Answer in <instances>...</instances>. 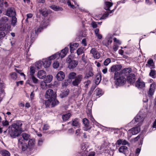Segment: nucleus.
<instances>
[{"label":"nucleus","mask_w":156,"mask_h":156,"mask_svg":"<svg viewBox=\"0 0 156 156\" xmlns=\"http://www.w3.org/2000/svg\"><path fill=\"white\" fill-rule=\"evenodd\" d=\"M91 25L93 29L96 28L98 27L97 22L94 21H93L91 22Z\"/></svg>","instance_id":"obj_56"},{"label":"nucleus","mask_w":156,"mask_h":156,"mask_svg":"<svg viewBox=\"0 0 156 156\" xmlns=\"http://www.w3.org/2000/svg\"><path fill=\"white\" fill-rule=\"evenodd\" d=\"M79 46V44L77 43L71 42L69 43L68 46H69L70 53H72L76 48Z\"/></svg>","instance_id":"obj_18"},{"label":"nucleus","mask_w":156,"mask_h":156,"mask_svg":"<svg viewBox=\"0 0 156 156\" xmlns=\"http://www.w3.org/2000/svg\"><path fill=\"white\" fill-rule=\"evenodd\" d=\"M59 66V63L58 61H55L54 62L53 64V67L55 69L57 68Z\"/></svg>","instance_id":"obj_55"},{"label":"nucleus","mask_w":156,"mask_h":156,"mask_svg":"<svg viewBox=\"0 0 156 156\" xmlns=\"http://www.w3.org/2000/svg\"><path fill=\"white\" fill-rule=\"evenodd\" d=\"M36 68L34 67V66H31L30 67V75L31 76H34V74L35 70V69Z\"/></svg>","instance_id":"obj_47"},{"label":"nucleus","mask_w":156,"mask_h":156,"mask_svg":"<svg viewBox=\"0 0 156 156\" xmlns=\"http://www.w3.org/2000/svg\"><path fill=\"white\" fill-rule=\"evenodd\" d=\"M135 86L139 89H142L145 86V83L143 81H140V78H139L135 83Z\"/></svg>","instance_id":"obj_21"},{"label":"nucleus","mask_w":156,"mask_h":156,"mask_svg":"<svg viewBox=\"0 0 156 156\" xmlns=\"http://www.w3.org/2000/svg\"><path fill=\"white\" fill-rule=\"evenodd\" d=\"M84 48L83 47H80L76 51V53L78 55H82L84 52Z\"/></svg>","instance_id":"obj_38"},{"label":"nucleus","mask_w":156,"mask_h":156,"mask_svg":"<svg viewBox=\"0 0 156 156\" xmlns=\"http://www.w3.org/2000/svg\"><path fill=\"white\" fill-rule=\"evenodd\" d=\"M39 11L41 12L42 15L45 17L47 16L48 13V11H42L41 9H39Z\"/></svg>","instance_id":"obj_61"},{"label":"nucleus","mask_w":156,"mask_h":156,"mask_svg":"<svg viewBox=\"0 0 156 156\" xmlns=\"http://www.w3.org/2000/svg\"><path fill=\"white\" fill-rule=\"evenodd\" d=\"M21 133V132L12 127L9 130V133L10 137L13 138H15L18 136Z\"/></svg>","instance_id":"obj_10"},{"label":"nucleus","mask_w":156,"mask_h":156,"mask_svg":"<svg viewBox=\"0 0 156 156\" xmlns=\"http://www.w3.org/2000/svg\"><path fill=\"white\" fill-rule=\"evenodd\" d=\"M56 77L57 80L58 81H62L63 80L65 77L64 73L62 71H59L57 74Z\"/></svg>","instance_id":"obj_28"},{"label":"nucleus","mask_w":156,"mask_h":156,"mask_svg":"<svg viewBox=\"0 0 156 156\" xmlns=\"http://www.w3.org/2000/svg\"><path fill=\"white\" fill-rule=\"evenodd\" d=\"M66 62L68 63V66L70 69H72L75 68L78 65V61L76 60H72L71 56L69 55L66 59Z\"/></svg>","instance_id":"obj_7"},{"label":"nucleus","mask_w":156,"mask_h":156,"mask_svg":"<svg viewBox=\"0 0 156 156\" xmlns=\"http://www.w3.org/2000/svg\"><path fill=\"white\" fill-rule=\"evenodd\" d=\"M49 7L50 8L55 11H62L63 10V9L62 8L55 5H50Z\"/></svg>","instance_id":"obj_30"},{"label":"nucleus","mask_w":156,"mask_h":156,"mask_svg":"<svg viewBox=\"0 0 156 156\" xmlns=\"http://www.w3.org/2000/svg\"><path fill=\"white\" fill-rule=\"evenodd\" d=\"M49 24L48 20L42 21L40 26L39 27L35 28L34 30L32 32L31 35V37L32 39L35 38L37 36L38 33L41 32L43 29L46 28Z\"/></svg>","instance_id":"obj_2"},{"label":"nucleus","mask_w":156,"mask_h":156,"mask_svg":"<svg viewBox=\"0 0 156 156\" xmlns=\"http://www.w3.org/2000/svg\"><path fill=\"white\" fill-rule=\"evenodd\" d=\"M115 84L117 86L124 85L126 82V78L119 73L116 72L114 74Z\"/></svg>","instance_id":"obj_3"},{"label":"nucleus","mask_w":156,"mask_h":156,"mask_svg":"<svg viewBox=\"0 0 156 156\" xmlns=\"http://www.w3.org/2000/svg\"><path fill=\"white\" fill-rule=\"evenodd\" d=\"M126 79L130 83H133L136 80L135 75L134 73H131L128 76Z\"/></svg>","instance_id":"obj_26"},{"label":"nucleus","mask_w":156,"mask_h":156,"mask_svg":"<svg viewBox=\"0 0 156 156\" xmlns=\"http://www.w3.org/2000/svg\"><path fill=\"white\" fill-rule=\"evenodd\" d=\"M22 136L23 139L26 141L28 140L30 138V135L27 133H23Z\"/></svg>","instance_id":"obj_45"},{"label":"nucleus","mask_w":156,"mask_h":156,"mask_svg":"<svg viewBox=\"0 0 156 156\" xmlns=\"http://www.w3.org/2000/svg\"><path fill=\"white\" fill-rule=\"evenodd\" d=\"M89 146V144L87 142L82 143L81 144V150L79 152L80 156H85L87 154V150Z\"/></svg>","instance_id":"obj_6"},{"label":"nucleus","mask_w":156,"mask_h":156,"mask_svg":"<svg viewBox=\"0 0 156 156\" xmlns=\"http://www.w3.org/2000/svg\"><path fill=\"white\" fill-rule=\"evenodd\" d=\"M101 80V75H98L96 76L95 80V83L96 85H98Z\"/></svg>","instance_id":"obj_46"},{"label":"nucleus","mask_w":156,"mask_h":156,"mask_svg":"<svg viewBox=\"0 0 156 156\" xmlns=\"http://www.w3.org/2000/svg\"><path fill=\"white\" fill-rule=\"evenodd\" d=\"M67 4L68 6L70 7L71 8L74 9L75 8L74 5H73V4H71V1L70 0H68Z\"/></svg>","instance_id":"obj_60"},{"label":"nucleus","mask_w":156,"mask_h":156,"mask_svg":"<svg viewBox=\"0 0 156 156\" xmlns=\"http://www.w3.org/2000/svg\"><path fill=\"white\" fill-rule=\"evenodd\" d=\"M113 35L111 34H109L107 36L105 39L102 41V43L104 45L108 47L109 44L112 42V38Z\"/></svg>","instance_id":"obj_11"},{"label":"nucleus","mask_w":156,"mask_h":156,"mask_svg":"<svg viewBox=\"0 0 156 156\" xmlns=\"http://www.w3.org/2000/svg\"><path fill=\"white\" fill-rule=\"evenodd\" d=\"M111 13H110V11L108 12H106L103 14V16L101 18V19H105L108 17L110 14Z\"/></svg>","instance_id":"obj_53"},{"label":"nucleus","mask_w":156,"mask_h":156,"mask_svg":"<svg viewBox=\"0 0 156 156\" xmlns=\"http://www.w3.org/2000/svg\"><path fill=\"white\" fill-rule=\"evenodd\" d=\"M23 124L22 121H17L15 123L12 125V127L17 129L18 130L22 132V126Z\"/></svg>","instance_id":"obj_14"},{"label":"nucleus","mask_w":156,"mask_h":156,"mask_svg":"<svg viewBox=\"0 0 156 156\" xmlns=\"http://www.w3.org/2000/svg\"><path fill=\"white\" fill-rule=\"evenodd\" d=\"M83 76L81 74L76 75V73L74 72L69 73L68 77L70 80L74 79L72 82V85L74 87H78L79 85L83 79Z\"/></svg>","instance_id":"obj_1"},{"label":"nucleus","mask_w":156,"mask_h":156,"mask_svg":"<svg viewBox=\"0 0 156 156\" xmlns=\"http://www.w3.org/2000/svg\"><path fill=\"white\" fill-rule=\"evenodd\" d=\"M111 62L110 59V58H107L104 61V65L105 66H107Z\"/></svg>","instance_id":"obj_57"},{"label":"nucleus","mask_w":156,"mask_h":156,"mask_svg":"<svg viewBox=\"0 0 156 156\" xmlns=\"http://www.w3.org/2000/svg\"><path fill=\"white\" fill-rule=\"evenodd\" d=\"M11 78L13 80H15L17 78V74L15 72L12 73L10 74Z\"/></svg>","instance_id":"obj_51"},{"label":"nucleus","mask_w":156,"mask_h":156,"mask_svg":"<svg viewBox=\"0 0 156 156\" xmlns=\"http://www.w3.org/2000/svg\"><path fill=\"white\" fill-rule=\"evenodd\" d=\"M7 15L10 17H12L15 16L16 13L15 10L13 8H9L7 10L6 12Z\"/></svg>","instance_id":"obj_23"},{"label":"nucleus","mask_w":156,"mask_h":156,"mask_svg":"<svg viewBox=\"0 0 156 156\" xmlns=\"http://www.w3.org/2000/svg\"><path fill=\"white\" fill-rule=\"evenodd\" d=\"M132 71V69L130 68H125L122 70L120 73L123 76L125 77L127 76Z\"/></svg>","instance_id":"obj_17"},{"label":"nucleus","mask_w":156,"mask_h":156,"mask_svg":"<svg viewBox=\"0 0 156 156\" xmlns=\"http://www.w3.org/2000/svg\"><path fill=\"white\" fill-rule=\"evenodd\" d=\"M121 144H122V139H120L117 140L115 144V146L116 145L115 149H116L117 148V144L120 145Z\"/></svg>","instance_id":"obj_62"},{"label":"nucleus","mask_w":156,"mask_h":156,"mask_svg":"<svg viewBox=\"0 0 156 156\" xmlns=\"http://www.w3.org/2000/svg\"><path fill=\"white\" fill-rule=\"evenodd\" d=\"M153 65L154 62L153 60L152 59H150L148 60L147 63L146 64V66L151 68Z\"/></svg>","instance_id":"obj_34"},{"label":"nucleus","mask_w":156,"mask_h":156,"mask_svg":"<svg viewBox=\"0 0 156 156\" xmlns=\"http://www.w3.org/2000/svg\"><path fill=\"white\" fill-rule=\"evenodd\" d=\"M1 154L2 156H10L9 152L5 150H3L1 151Z\"/></svg>","instance_id":"obj_39"},{"label":"nucleus","mask_w":156,"mask_h":156,"mask_svg":"<svg viewBox=\"0 0 156 156\" xmlns=\"http://www.w3.org/2000/svg\"><path fill=\"white\" fill-rule=\"evenodd\" d=\"M12 17V25L13 27H14L16 25L17 22V18L15 16Z\"/></svg>","instance_id":"obj_48"},{"label":"nucleus","mask_w":156,"mask_h":156,"mask_svg":"<svg viewBox=\"0 0 156 156\" xmlns=\"http://www.w3.org/2000/svg\"><path fill=\"white\" fill-rule=\"evenodd\" d=\"M45 79L44 81L47 83H50L52 80L53 79V76L51 75H47L46 77H45Z\"/></svg>","instance_id":"obj_40"},{"label":"nucleus","mask_w":156,"mask_h":156,"mask_svg":"<svg viewBox=\"0 0 156 156\" xmlns=\"http://www.w3.org/2000/svg\"><path fill=\"white\" fill-rule=\"evenodd\" d=\"M43 102L45 104L46 107H48L51 105V100L50 99L44 101Z\"/></svg>","instance_id":"obj_52"},{"label":"nucleus","mask_w":156,"mask_h":156,"mask_svg":"<svg viewBox=\"0 0 156 156\" xmlns=\"http://www.w3.org/2000/svg\"><path fill=\"white\" fill-rule=\"evenodd\" d=\"M37 76L40 79H44L46 76V73L43 70L39 71L37 73Z\"/></svg>","instance_id":"obj_27"},{"label":"nucleus","mask_w":156,"mask_h":156,"mask_svg":"<svg viewBox=\"0 0 156 156\" xmlns=\"http://www.w3.org/2000/svg\"><path fill=\"white\" fill-rule=\"evenodd\" d=\"M2 125L3 126H7L9 124V122L7 120L3 121L2 122Z\"/></svg>","instance_id":"obj_64"},{"label":"nucleus","mask_w":156,"mask_h":156,"mask_svg":"<svg viewBox=\"0 0 156 156\" xmlns=\"http://www.w3.org/2000/svg\"><path fill=\"white\" fill-rule=\"evenodd\" d=\"M53 59L50 58V56L48 58L43 59L42 61L43 62V66L45 68H48L51 63V60Z\"/></svg>","instance_id":"obj_16"},{"label":"nucleus","mask_w":156,"mask_h":156,"mask_svg":"<svg viewBox=\"0 0 156 156\" xmlns=\"http://www.w3.org/2000/svg\"><path fill=\"white\" fill-rule=\"evenodd\" d=\"M90 53L93 55L94 58L98 59L100 57V54L95 48H93L90 51Z\"/></svg>","instance_id":"obj_19"},{"label":"nucleus","mask_w":156,"mask_h":156,"mask_svg":"<svg viewBox=\"0 0 156 156\" xmlns=\"http://www.w3.org/2000/svg\"><path fill=\"white\" fill-rule=\"evenodd\" d=\"M69 50V48L68 47H66L64 49H62L60 52H58L50 56V58L51 59H54L55 58L58 59L60 58L62 59L66 55Z\"/></svg>","instance_id":"obj_4"},{"label":"nucleus","mask_w":156,"mask_h":156,"mask_svg":"<svg viewBox=\"0 0 156 156\" xmlns=\"http://www.w3.org/2000/svg\"><path fill=\"white\" fill-rule=\"evenodd\" d=\"M43 62L42 61L36 62L35 64V67L37 69H41L43 66Z\"/></svg>","instance_id":"obj_32"},{"label":"nucleus","mask_w":156,"mask_h":156,"mask_svg":"<svg viewBox=\"0 0 156 156\" xmlns=\"http://www.w3.org/2000/svg\"><path fill=\"white\" fill-rule=\"evenodd\" d=\"M83 124L87 128V131H88V132H89L90 129H89V128L88 126L89 124V121L87 119L84 118L83 119Z\"/></svg>","instance_id":"obj_37"},{"label":"nucleus","mask_w":156,"mask_h":156,"mask_svg":"<svg viewBox=\"0 0 156 156\" xmlns=\"http://www.w3.org/2000/svg\"><path fill=\"white\" fill-rule=\"evenodd\" d=\"M156 85L155 83H152L151 84L149 90L147 92L148 96L150 97L154 94V87Z\"/></svg>","instance_id":"obj_20"},{"label":"nucleus","mask_w":156,"mask_h":156,"mask_svg":"<svg viewBox=\"0 0 156 156\" xmlns=\"http://www.w3.org/2000/svg\"><path fill=\"white\" fill-rule=\"evenodd\" d=\"M111 0H105L104 8L106 10H109L110 8L113 5V3L110 2Z\"/></svg>","instance_id":"obj_24"},{"label":"nucleus","mask_w":156,"mask_h":156,"mask_svg":"<svg viewBox=\"0 0 156 156\" xmlns=\"http://www.w3.org/2000/svg\"><path fill=\"white\" fill-rule=\"evenodd\" d=\"M56 97L55 93H54L53 90L51 89L48 90L45 94V98L48 99H50L51 98H55Z\"/></svg>","instance_id":"obj_12"},{"label":"nucleus","mask_w":156,"mask_h":156,"mask_svg":"<svg viewBox=\"0 0 156 156\" xmlns=\"http://www.w3.org/2000/svg\"><path fill=\"white\" fill-rule=\"evenodd\" d=\"M94 92L96 93V96L98 98L102 95L103 94L102 90L99 88L96 89L95 90Z\"/></svg>","instance_id":"obj_36"},{"label":"nucleus","mask_w":156,"mask_h":156,"mask_svg":"<svg viewBox=\"0 0 156 156\" xmlns=\"http://www.w3.org/2000/svg\"><path fill=\"white\" fill-rule=\"evenodd\" d=\"M46 83H47L45 81L41 82L40 84L41 88L43 90L46 89L47 87V85Z\"/></svg>","instance_id":"obj_44"},{"label":"nucleus","mask_w":156,"mask_h":156,"mask_svg":"<svg viewBox=\"0 0 156 156\" xmlns=\"http://www.w3.org/2000/svg\"><path fill=\"white\" fill-rule=\"evenodd\" d=\"M18 145L19 147L22 149L23 151H25L27 148V145L24 142L22 138H20L18 140Z\"/></svg>","instance_id":"obj_13"},{"label":"nucleus","mask_w":156,"mask_h":156,"mask_svg":"<svg viewBox=\"0 0 156 156\" xmlns=\"http://www.w3.org/2000/svg\"><path fill=\"white\" fill-rule=\"evenodd\" d=\"M140 126H138L129 129L128 131H127L128 137L130 138L132 135L137 134L140 132Z\"/></svg>","instance_id":"obj_9"},{"label":"nucleus","mask_w":156,"mask_h":156,"mask_svg":"<svg viewBox=\"0 0 156 156\" xmlns=\"http://www.w3.org/2000/svg\"><path fill=\"white\" fill-rule=\"evenodd\" d=\"M122 67L121 65H114L111 67L110 69L111 72H115L114 74L116 73H119L118 71L120 70Z\"/></svg>","instance_id":"obj_22"},{"label":"nucleus","mask_w":156,"mask_h":156,"mask_svg":"<svg viewBox=\"0 0 156 156\" xmlns=\"http://www.w3.org/2000/svg\"><path fill=\"white\" fill-rule=\"evenodd\" d=\"M93 73L92 72L90 71L87 73L84 76L85 79H88L90 77L93 76Z\"/></svg>","instance_id":"obj_50"},{"label":"nucleus","mask_w":156,"mask_h":156,"mask_svg":"<svg viewBox=\"0 0 156 156\" xmlns=\"http://www.w3.org/2000/svg\"><path fill=\"white\" fill-rule=\"evenodd\" d=\"M72 125L74 126H79V122L77 119H75L73 121Z\"/></svg>","instance_id":"obj_54"},{"label":"nucleus","mask_w":156,"mask_h":156,"mask_svg":"<svg viewBox=\"0 0 156 156\" xmlns=\"http://www.w3.org/2000/svg\"><path fill=\"white\" fill-rule=\"evenodd\" d=\"M4 5L5 7L8 6L7 2H4L3 0H0V7H2Z\"/></svg>","instance_id":"obj_49"},{"label":"nucleus","mask_w":156,"mask_h":156,"mask_svg":"<svg viewBox=\"0 0 156 156\" xmlns=\"http://www.w3.org/2000/svg\"><path fill=\"white\" fill-rule=\"evenodd\" d=\"M88 115V118L90 119L94 123V124H95L97 126H98L99 127H101V125L97 122L94 120L91 114V112Z\"/></svg>","instance_id":"obj_29"},{"label":"nucleus","mask_w":156,"mask_h":156,"mask_svg":"<svg viewBox=\"0 0 156 156\" xmlns=\"http://www.w3.org/2000/svg\"><path fill=\"white\" fill-rule=\"evenodd\" d=\"M87 29L84 28L79 33V36L82 37H85L87 36Z\"/></svg>","instance_id":"obj_35"},{"label":"nucleus","mask_w":156,"mask_h":156,"mask_svg":"<svg viewBox=\"0 0 156 156\" xmlns=\"http://www.w3.org/2000/svg\"><path fill=\"white\" fill-rule=\"evenodd\" d=\"M145 3L147 5H150L153 3L152 0H145Z\"/></svg>","instance_id":"obj_63"},{"label":"nucleus","mask_w":156,"mask_h":156,"mask_svg":"<svg viewBox=\"0 0 156 156\" xmlns=\"http://www.w3.org/2000/svg\"><path fill=\"white\" fill-rule=\"evenodd\" d=\"M141 138L142 140H140V144L142 145L143 144V139L144 138V136L139 135L137 137L132 139L133 142H135L137 141L140 138Z\"/></svg>","instance_id":"obj_33"},{"label":"nucleus","mask_w":156,"mask_h":156,"mask_svg":"<svg viewBox=\"0 0 156 156\" xmlns=\"http://www.w3.org/2000/svg\"><path fill=\"white\" fill-rule=\"evenodd\" d=\"M8 19L7 17H2L0 20L1 24L0 25V29L2 31L7 30L9 26L8 25Z\"/></svg>","instance_id":"obj_8"},{"label":"nucleus","mask_w":156,"mask_h":156,"mask_svg":"<svg viewBox=\"0 0 156 156\" xmlns=\"http://www.w3.org/2000/svg\"><path fill=\"white\" fill-rule=\"evenodd\" d=\"M119 152L124 154L126 156H131L132 155V153H131L129 154V151L128 150V148L125 146L121 147L119 148Z\"/></svg>","instance_id":"obj_15"},{"label":"nucleus","mask_w":156,"mask_h":156,"mask_svg":"<svg viewBox=\"0 0 156 156\" xmlns=\"http://www.w3.org/2000/svg\"><path fill=\"white\" fill-rule=\"evenodd\" d=\"M35 142V140L34 139H30L28 141V145L29 146H33Z\"/></svg>","instance_id":"obj_58"},{"label":"nucleus","mask_w":156,"mask_h":156,"mask_svg":"<svg viewBox=\"0 0 156 156\" xmlns=\"http://www.w3.org/2000/svg\"><path fill=\"white\" fill-rule=\"evenodd\" d=\"M51 107H53L58 105L59 103L58 101L56 99V97L55 98L50 99Z\"/></svg>","instance_id":"obj_31"},{"label":"nucleus","mask_w":156,"mask_h":156,"mask_svg":"<svg viewBox=\"0 0 156 156\" xmlns=\"http://www.w3.org/2000/svg\"><path fill=\"white\" fill-rule=\"evenodd\" d=\"M98 149L96 150L98 154H101L103 153H105L107 150L106 147H105L104 145H102L100 147H98Z\"/></svg>","instance_id":"obj_25"},{"label":"nucleus","mask_w":156,"mask_h":156,"mask_svg":"<svg viewBox=\"0 0 156 156\" xmlns=\"http://www.w3.org/2000/svg\"><path fill=\"white\" fill-rule=\"evenodd\" d=\"M144 119V115L139 112L130 123L131 124H133L140 126Z\"/></svg>","instance_id":"obj_5"},{"label":"nucleus","mask_w":156,"mask_h":156,"mask_svg":"<svg viewBox=\"0 0 156 156\" xmlns=\"http://www.w3.org/2000/svg\"><path fill=\"white\" fill-rule=\"evenodd\" d=\"M30 79H31L33 82L34 83H37L38 82V80L34 76H31Z\"/></svg>","instance_id":"obj_59"},{"label":"nucleus","mask_w":156,"mask_h":156,"mask_svg":"<svg viewBox=\"0 0 156 156\" xmlns=\"http://www.w3.org/2000/svg\"><path fill=\"white\" fill-rule=\"evenodd\" d=\"M156 72L154 69H151L149 73V75L153 78H155L156 77Z\"/></svg>","instance_id":"obj_43"},{"label":"nucleus","mask_w":156,"mask_h":156,"mask_svg":"<svg viewBox=\"0 0 156 156\" xmlns=\"http://www.w3.org/2000/svg\"><path fill=\"white\" fill-rule=\"evenodd\" d=\"M71 114L70 113H68L63 115L62 116L63 120L64 121H66L69 119L71 116Z\"/></svg>","instance_id":"obj_42"},{"label":"nucleus","mask_w":156,"mask_h":156,"mask_svg":"<svg viewBox=\"0 0 156 156\" xmlns=\"http://www.w3.org/2000/svg\"><path fill=\"white\" fill-rule=\"evenodd\" d=\"M69 90H64L61 94H60V96L62 98H63L67 96L69 94Z\"/></svg>","instance_id":"obj_41"}]
</instances>
